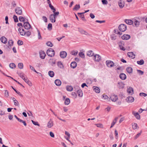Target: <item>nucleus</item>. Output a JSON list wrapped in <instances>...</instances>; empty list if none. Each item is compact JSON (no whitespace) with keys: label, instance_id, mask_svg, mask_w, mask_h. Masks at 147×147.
Returning a JSON list of instances; mask_svg holds the SVG:
<instances>
[{"label":"nucleus","instance_id":"09e8293b","mask_svg":"<svg viewBox=\"0 0 147 147\" xmlns=\"http://www.w3.org/2000/svg\"><path fill=\"white\" fill-rule=\"evenodd\" d=\"M119 46L120 48V49L123 51H125V49L124 47L122 46V44L120 43L119 45Z\"/></svg>","mask_w":147,"mask_h":147},{"label":"nucleus","instance_id":"c03bdc74","mask_svg":"<svg viewBox=\"0 0 147 147\" xmlns=\"http://www.w3.org/2000/svg\"><path fill=\"white\" fill-rule=\"evenodd\" d=\"M13 18L14 21L15 22H18V18L17 16H16L15 15H14L13 16Z\"/></svg>","mask_w":147,"mask_h":147},{"label":"nucleus","instance_id":"9d476101","mask_svg":"<svg viewBox=\"0 0 147 147\" xmlns=\"http://www.w3.org/2000/svg\"><path fill=\"white\" fill-rule=\"evenodd\" d=\"M118 3L120 8H123L124 6V2L123 0H119L118 2Z\"/></svg>","mask_w":147,"mask_h":147},{"label":"nucleus","instance_id":"f704fd0d","mask_svg":"<svg viewBox=\"0 0 147 147\" xmlns=\"http://www.w3.org/2000/svg\"><path fill=\"white\" fill-rule=\"evenodd\" d=\"M9 67L11 69H14L16 68V65L13 63H11L9 64Z\"/></svg>","mask_w":147,"mask_h":147},{"label":"nucleus","instance_id":"69168bd1","mask_svg":"<svg viewBox=\"0 0 147 147\" xmlns=\"http://www.w3.org/2000/svg\"><path fill=\"white\" fill-rule=\"evenodd\" d=\"M115 135L116 138L117 139L118 137V132L116 130L115 131Z\"/></svg>","mask_w":147,"mask_h":147},{"label":"nucleus","instance_id":"20e7f679","mask_svg":"<svg viewBox=\"0 0 147 147\" xmlns=\"http://www.w3.org/2000/svg\"><path fill=\"white\" fill-rule=\"evenodd\" d=\"M106 63L107 67H112L115 65L113 62L111 60L106 61Z\"/></svg>","mask_w":147,"mask_h":147},{"label":"nucleus","instance_id":"2eb2a0df","mask_svg":"<svg viewBox=\"0 0 147 147\" xmlns=\"http://www.w3.org/2000/svg\"><path fill=\"white\" fill-rule=\"evenodd\" d=\"M122 39L124 40H127L130 38V36L128 34H124L121 37Z\"/></svg>","mask_w":147,"mask_h":147},{"label":"nucleus","instance_id":"dca6fc26","mask_svg":"<svg viewBox=\"0 0 147 147\" xmlns=\"http://www.w3.org/2000/svg\"><path fill=\"white\" fill-rule=\"evenodd\" d=\"M110 98L111 100L114 102L116 101L118 99L117 96L115 95H112Z\"/></svg>","mask_w":147,"mask_h":147},{"label":"nucleus","instance_id":"c9c22d12","mask_svg":"<svg viewBox=\"0 0 147 147\" xmlns=\"http://www.w3.org/2000/svg\"><path fill=\"white\" fill-rule=\"evenodd\" d=\"M80 57L82 58H84L85 57L84 53L82 52H80L78 54Z\"/></svg>","mask_w":147,"mask_h":147},{"label":"nucleus","instance_id":"0e129e2a","mask_svg":"<svg viewBox=\"0 0 147 147\" xmlns=\"http://www.w3.org/2000/svg\"><path fill=\"white\" fill-rule=\"evenodd\" d=\"M96 22L99 23L100 24H101L102 23H105V20L100 21V20H96Z\"/></svg>","mask_w":147,"mask_h":147},{"label":"nucleus","instance_id":"a18cd8bd","mask_svg":"<svg viewBox=\"0 0 147 147\" xmlns=\"http://www.w3.org/2000/svg\"><path fill=\"white\" fill-rule=\"evenodd\" d=\"M137 127H138L136 123H134L132 125V128L134 129H138Z\"/></svg>","mask_w":147,"mask_h":147},{"label":"nucleus","instance_id":"3c124183","mask_svg":"<svg viewBox=\"0 0 147 147\" xmlns=\"http://www.w3.org/2000/svg\"><path fill=\"white\" fill-rule=\"evenodd\" d=\"M31 121L33 124L34 125H37L38 126H40V124L38 123V122H35L33 120H31Z\"/></svg>","mask_w":147,"mask_h":147},{"label":"nucleus","instance_id":"ddd939ff","mask_svg":"<svg viewBox=\"0 0 147 147\" xmlns=\"http://www.w3.org/2000/svg\"><path fill=\"white\" fill-rule=\"evenodd\" d=\"M126 100L128 103L132 102L134 101V97L131 96H128L126 98Z\"/></svg>","mask_w":147,"mask_h":147},{"label":"nucleus","instance_id":"bb28decb","mask_svg":"<svg viewBox=\"0 0 147 147\" xmlns=\"http://www.w3.org/2000/svg\"><path fill=\"white\" fill-rule=\"evenodd\" d=\"M118 119V118L117 117H116L115 119L111 123V125L110 127V128H112L113 126L116 123Z\"/></svg>","mask_w":147,"mask_h":147},{"label":"nucleus","instance_id":"9b49d317","mask_svg":"<svg viewBox=\"0 0 147 147\" xmlns=\"http://www.w3.org/2000/svg\"><path fill=\"white\" fill-rule=\"evenodd\" d=\"M56 17L54 16V15H52V14H51L50 15L49 19L52 23H54L56 21Z\"/></svg>","mask_w":147,"mask_h":147},{"label":"nucleus","instance_id":"4d7b16f0","mask_svg":"<svg viewBox=\"0 0 147 147\" xmlns=\"http://www.w3.org/2000/svg\"><path fill=\"white\" fill-rule=\"evenodd\" d=\"M5 96L8 97L9 96V92L7 90L5 91Z\"/></svg>","mask_w":147,"mask_h":147},{"label":"nucleus","instance_id":"f3484780","mask_svg":"<svg viewBox=\"0 0 147 147\" xmlns=\"http://www.w3.org/2000/svg\"><path fill=\"white\" fill-rule=\"evenodd\" d=\"M1 41L3 43L6 44L7 42V39L5 36H2L0 38Z\"/></svg>","mask_w":147,"mask_h":147},{"label":"nucleus","instance_id":"473e14b6","mask_svg":"<svg viewBox=\"0 0 147 147\" xmlns=\"http://www.w3.org/2000/svg\"><path fill=\"white\" fill-rule=\"evenodd\" d=\"M57 65L58 67L62 69L63 68V64L61 61H59L58 62Z\"/></svg>","mask_w":147,"mask_h":147},{"label":"nucleus","instance_id":"6ab92c4d","mask_svg":"<svg viewBox=\"0 0 147 147\" xmlns=\"http://www.w3.org/2000/svg\"><path fill=\"white\" fill-rule=\"evenodd\" d=\"M124 22L127 24L131 25L133 23V22L131 20L125 19Z\"/></svg>","mask_w":147,"mask_h":147},{"label":"nucleus","instance_id":"a211bd4d","mask_svg":"<svg viewBox=\"0 0 147 147\" xmlns=\"http://www.w3.org/2000/svg\"><path fill=\"white\" fill-rule=\"evenodd\" d=\"M119 76L120 78L122 80H125L126 78V75L123 73H121Z\"/></svg>","mask_w":147,"mask_h":147},{"label":"nucleus","instance_id":"f8f14e48","mask_svg":"<svg viewBox=\"0 0 147 147\" xmlns=\"http://www.w3.org/2000/svg\"><path fill=\"white\" fill-rule=\"evenodd\" d=\"M95 61L97 62H99L101 59V57L98 54H96L94 56Z\"/></svg>","mask_w":147,"mask_h":147},{"label":"nucleus","instance_id":"13d9d810","mask_svg":"<svg viewBox=\"0 0 147 147\" xmlns=\"http://www.w3.org/2000/svg\"><path fill=\"white\" fill-rule=\"evenodd\" d=\"M96 125L98 127L100 128L103 127V125L101 124L100 123L96 124Z\"/></svg>","mask_w":147,"mask_h":147},{"label":"nucleus","instance_id":"864d4df0","mask_svg":"<svg viewBox=\"0 0 147 147\" xmlns=\"http://www.w3.org/2000/svg\"><path fill=\"white\" fill-rule=\"evenodd\" d=\"M18 45H21L23 44V42L22 40H18Z\"/></svg>","mask_w":147,"mask_h":147},{"label":"nucleus","instance_id":"c85d7f7f","mask_svg":"<svg viewBox=\"0 0 147 147\" xmlns=\"http://www.w3.org/2000/svg\"><path fill=\"white\" fill-rule=\"evenodd\" d=\"M24 81L26 83L30 86H32L31 82L29 81V80L27 78H25Z\"/></svg>","mask_w":147,"mask_h":147},{"label":"nucleus","instance_id":"a878e982","mask_svg":"<svg viewBox=\"0 0 147 147\" xmlns=\"http://www.w3.org/2000/svg\"><path fill=\"white\" fill-rule=\"evenodd\" d=\"M87 55L89 57H91L93 56L94 53L93 51L91 50H89L87 52Z\"/></svg>","mask_w":147,"mask_h":147},{"label":"nucleus","instance_id":"0eeeda50","mask_svg":"<svg viewBox=\"0 0 147 147\" xmlns=\"http://www.w3.org/2000/svg\"><path fill=\"white\" fill-rule=\"evenodd\" d=\"M23 26L25 29L28 30L30 29L31 26L28 22H24L23 24Z\"/></svg>","mask_w":147,"mask_h":147},{"label":"nucleus","instance_id":"412c9836","mask_svg":"<svg viewBox=\"0 0 147 147\" xmlns=\"http://www.w3.org/2000/svg\"><path fill=\"white\" fill-rule=\"evenodd\" d=\"M17 73L19 76L24 80L26 78L24 77L25 74L24 73L22 72L20 73L18 72Z\"/></svg>","mask_w":147,"mask_h":147},{"label":"nucleus","instance_id":"680f3d73","mask_svg":"<svg viewBox=\"0 0 147 147\" xmlns=\"http://www.w3.org/2000/svg\"><path fill=\"white\" fill-rule=\"evenodd\" d=\"M111 38L113 40H115L116 39V36L114 34L112 35L111 36Z\"/></svg>","mask_w":147,"mask_h":147},{"label":"nucleus","instance_id":"bf43d9fd","mask_svg":"<svg viewBox=\"0 0 147 147\" xmlns=\"http://www.w3.org/2000/svg\"><path fill=\"white\" fill-rule=\"evenodd\" d=\"M137 71L140 75H142L144 74V72L142 71L141 70H137Z\"/></svg>","mask_w":147,"mask_h":147},{"label":"nucleus","instance_id":"1a4fd4ad","mask_svg":"<svg viewBox=\"0 0 147 147\" xmlns=\"http://www.w3.org/2000/svg\"><path fill=\"white\" fill-rule=\"evenodd\" d=\"M67 55V53L65 51H62L60 52V56L61 58H64L66 57Z\"/></svg>","mask_w":147,"mask_h":147},{"label":"nucleus","instance_id":"f257e3e1","mask_svg":"<svg viewBox=\"0 0 147 147\" xmlns=\"http://www.w3.org/2000/svg\"><path fill=\"white\" fill-rule=\"evenodd\" d=\"M141 17H136L133 19V23L135 26L138 27L140 25L141 22Z\"/></svg>","mask_w":147,"mask_h":147},{"label":"nucleus","instance_id":"a19ab883","mask_svg":"<svg viewBox=\"0 0 147 147\" xmlns=\"http://www.w3.org/2000/svg\"><path fill=\"white\" fill-rule=\"evenodd\" d=\"M19 19L20 21L21 22H22L24 23V22H25V20L24 18L22 16H20L19 18Z\"/></svg>","mask_w":147,"mask_h":147},{"label":"nucleus","instance_id":"774afa93","mask_svg":"<svg viewBox=\"0 0 147 147\" xmlns=\"http://www.w3.org/2000/svg\"><path fill=\"white\" fill-rule=\"evenodd\" d=\"M141 135V133H140L137 134L135 137L134 139H136L138 138Z\"/></svg>","mask_w":147,"mask_h":147},{"label":"nucleus","instance_id":"79ce46f5","mask_svg":"<svg viewBox=\"0 0 147 147\" xmlns=\"http://www.w3.org/2000/svg\"><path fill=\"white\" fill-rule=\"evenodd\" d=\"M13 44V41L12 40H9L8 43L9 46H12Z\"/></svg>","mask_w":147,"mask_h":147},{"label":"nucleus","instance_id":"7c9ffc66","mask_svg":"<svg viewBox=\"0 0 147 147\" xmlns=\"http://www.w3.org/2000/svg\"><path fill=\"white\" fill-rule=\"evenodd\" d=\"M118 86L120 89L123 88H124V85L122 82H118Z\"/></svg>","mask_w":147,"mask_h":147},{"label":"nucleus","instance_id":"37998d69","mask_svg":"<svg viewBox=\"0 0 147 147\" xmlns=\"http://www.w3.org/2000/svg\"><path fill=\"white\" fill-rule=\"evenodd\" d=\"M80 8L79 4H76L74 7V10L76 11L78 10Z\"/></svg>","mask_w":147,"mask_h":147},{"label":"nucleus","instance_id":"603ef678","mask_svg":"<svg viewBox=\"0 0 147 147\" xmlns=\"http://www.w3.org/2000/svg\"><path fill=\"white\" fill-rule=\"evenodd\" d=\"M14 102V104L15 106H19V103L17 100H14V102Z\"/></svg>","mask_w":147,"mask_h":147},{"label":"nucleus","instance_id":"58836bf2","mask_svg":"<svg viewBox=\"0 0 147 147\" xmlns=\"http://www.w3.org/2000/svg\"><path fill=\"white\" fill-rule=\"evenodd\" d=\"M53 125V124L52 121H50L48 123V127L50 128Z\"/></svg>","mask_w":147,"mask_h":147},{"label":"nucleus","instance_id":"7ed1b4c3","mask_svg":"<svg viewBox=\"0 0 147 147\" xmlns=\"http://www.w3.org/2000/svg\"><path fill=\"white\" fill-rule=\"evenodd\" d=\"M119 29L121 32H124L127 29V26L124 24H121L119 26Z\"/></svg>","mask_w":147,"mask_h":147},{"label":"nucleus","instance_id":"4be33fe9","mask_svg":"<svg viewBox=\"0 0 147 147\" xmlns=\"http://www.w3.org/2000/svg\"><path fill=\"white\" fill-rule=\"evenodd\" d=\"M127 55L128 57H131L132 59L135 58V55L133 52H128L127 53Z\"/></svg>","mask_w":147,"mask_h":147},{"label":"nucleus","instance_id":"6e6552de","mask_svg":"<svg viewBox=\"0 0 147 147\" xmlns=\"http://www.w3.org/2000/svg\"><path fill=\"white\" fill-rule=\"evenodd\" d=\"M75 94L76 97L77 96V94L78 96L79 97H81L83 96V93L82 91L80 89H79L77 91V93H76L74 92V95Z\"/></svg>","mask_w":147,"mask_h":147},{"label":"nucleus","instance_id":"8fccbe9b","mask_svg":"<svg viewBox=\"0 0 147 147\" xmlns=\"http://www.w3.org/2000/svg\"><path fill=\"white\" fill-rule=\"evenodd\" d=\"M48 29L49 30H51L52 29V24L51 23H49L48 25Z\"/></svg>","mask_w":147,"mask_h":147},{"label":"nucleus","instance_id":"052dcab7","mask_svg":"<svg viewBox=\"0 0 147 147\" xmlns=\"http://www.w3.org/2000/svg\"><path fill=\"white\" fill-rule=\"evenodd\" d=\"M31 32L29 31L26 32V34L27 36H29L31 35Z\"/></svg>","mask_w":147,"mask_h":147},{"label":"nucleus","instance_id":"f03ea898","mask_svg":"<svg viewBox=\"0 0 147 147\" xmlns=\"http://www.w3.org/2000/svg\"><path fill=\"white\" fill-rule=\"evenodd\" d=\"M47 54L49 56L52 57L55 55V51L53 49L50 48L47 50Z\"/></svg>","mask_w":147,"mask_h":147},{"label":"nucleus","instance_id":"6e6d98bb","mask_svg":"<svg viewBox=\"0 0 147 147\" xmlns=\"http://www.w3.org/2000/svg\"><path fill=\"white\" fill-rule=\"evenodd\" d=\"M42 18L45 22H47V19L45 16H43L42 17Z\"/></svg>","mask_w":147,"mask_h":147},{"label":"nucleus","instance_id":"e433bc0d","mask_svg":"<svg viewBox=\"0 0 147 147\" xmlns=\"http://www.w3.org/2000/svg\"><path fill=\"white\" fill-rule=\"evenodd\" d=\"M70 101L68 98H67L65 101L64 104L65 105H68L70 103Z\"/></svg>","mask_w":147,"mask_h":147},{"label":"nucleus","instance_id":"ea45409f","mask_svg":"<svg viewBox=\"0 0 147 147\" xmlns=\"http://www.w3.org/2000/svg\"><path fill=\"white\" fill-rule=\"evenodd\" d=\"M137 63L139 65H142L144 63V61L143 59H141L140 61H137Z\"/></svg>","mask_w":147,"mask_h":147},{"label":"nucleus","instance_id":"39448f33","mask_svg":"<svg viewBox=\"0 0 147 147\" xmlns=\"http://www.w3.org/2000/svg\"><path fill=\"white\" fill-rule=\"evenodd\" d=\"M15 11L16 13L18 15H22V9L19 7H17Z\"/></svg>","mask_w":147,"mask_h":147},{"label":"nucleus","instance_id":"423d86ee","mask_svg":"<svg viewBox=\"0 0 147 147\" xmlns=\"http://www.w3.org/2000/svg\"><path fill=\"white\" fill-rule=\"evenodd\" d=\"M79 31L82 34H84L86 36H90V35L88 32L84 30L80 29H79Z\"/></svg>","mask_w":147,"mask_h":147},{"label":"nucleus","instance_id":"aec40b11","mask_svg":"<svg viewBox=\"0 0 147 147\" xmlns=\"http://www.w3.org/2000/svg\"><path fill=\"white\" fill-rule=\"evenodd\" d=\"M133 114L137 119H140V116L138 113L133 111Z\"/></svg>","mask_w":147,"mask_h":147},{"label":"nucleus","instance_id":"5fc2aeb1","mask_svg":"<svg viewBox=\"0 0 147 147\" xmlns=\"http://www.w3.org/2000/svg\"><path fill=\"white\" fill-rule=\"evenodd\" d=\"M139 95L141 96H144L145 97L147 96V94L143 92H141L139 94Z\"/></svg>","mask_w":147,"mask_h":147},{"label":"nucleus","instance_id":"4468645a","mask_svg":"<svg viewBox=\"0 0 147 147\" xmlns=\"http://www.w3.org/2000/svg\"><path fill=\"white\" fill-rule=\"evenodd\" d=\"M39 53L40 58L42 59H44L46 55L44 51H41Z\"/></svg>","mask_w":147,"mask_h":147},{"label":"nucleus","instance_id":"de8ad7c7","mask_svg":"<svg viewBox=\"0 0 147 147\" xmlns=\"http://www.w3.org/2000/svg\"><path fill=\"white\" fill-rule=\"evenodd\" d=\"M18 67L20 69H22L23 68V65L22 63H20L18 64Z\"/></svg>","mask_w":147,"mask_h":147},{"label":"nucleus","instance_id":"c756f323","mask_svg":"<svg viewBox=\"0 0 147 147\" xmlns=\"http://www.w3.org/2000/svg\"><path fill=\"white\" fill-rule=\"evenodd\" d=\"M126 70L129 74L131 73L132 72V68L130 67H128L126 68Z\"/></svg>","mask_w":147,"mask_h":147},{"label":"nucleus","instance_id":"cd10ccee","mask_svg":"<svg viewBox=\"0 0 147 147\" xmlns=\"http://www.w3.org/2000/svg\"><path fill=\"white\" fill-rule=\"evenodd\" d=\"M22 29V27H20L18 29V31L21 35L24 36L26 34V32H23L22 31H21Z\"/></svg>","mask_w":147,"mask_h":147},{"label":"nucleus","instance_id":"4c0bfd02","mask_svg":"<svg viewBox=\"0 0 147 147\" xmlns=\"http://www.w3.org/2000/svg\"><path fill=\"white\" fill-rule=\"evenodd\" d=\"M102 98L103 99H107L108 100H110V98L108 97L107 95H104L103 94L102 96Z\"/></svg>","mask_w":147,"mask_h":147},{"label":"nucleus","instance_id":"b1692460","mask_svg":"<svg viewBox=\"0 0 147 147\" xmlns=\"http://www.w3.org/2000/svg\"><path fill=\"white\" fill-rule=\"evenodd\" d=\"M93 90L96 93H99L100 92V89L97 87L94 86L93 87Z\"/></svg>","mask_w":147,"mask_h":147},{"label":"nucleus","instance_id":"49530a36","mask_svg":"<svg viewBox=\"0 0 147 147\" xmlns=\"http://www.w3.org/2000/svg\"><path fill=\"white\" fill-rule=\"evenodd\" d=\"M47 45L48 46H49L50 47H51L53 46V45L52 43L50 41H48L46 43Z\"/></svg>","mask_w":147,"mask_h":147},{"label":"nucleus","instance_id":"72a5a7b5","mask_svg":"<svg viewBox=\"0 0 147 147\" xmlns=\"http://www.w3.org/2000/svg\"><path fill=\"white\" fill-rule=\"evenodd\" d=\"M48 74L49 76L51 77H53L55 74L54 72L51 71H49Z\"/></svg>","mask_w":147,"mask_h":147},{"label":"nucleus","instance_id":"e2e57ef3","mask_svg":"<svg viewBox=\"0 0 147 147\" xmlns=\"http://www.w3.org/2000/svg\"><path fill=\"white\" fill-rule=\"evenodd\" d=\"M37 32H38V39H40L41 38V37L40 32L38 30H37Z\"/></svg>","mask_w":147,"mask_h":147},{"label":"nucleus","instance_id":"393cba45","mask_svg":"<svg viewBox=\"0 0 147 147\" xmlns=\"http://www.w3.org/2000/svg\"><path fill=\"white\" fill-rule=\"evenodd\" d=\"M55 83L56 86H59L61 85V82L60 80L56 79L55 81Z\"/></svg>","mask_w":147,"mask_h":147},{"label":"nucleus","instance_id":"338daca9","mask_svg":"<svg viewBox=\"0 0 147 147\" xmlns=\"http://www.w3.org/2000/svg\"><path fill=\"white\" fill-rule=\"evenodd\" d=\"M102 2L103 4H107L108 3V2L107 0H102Z\"/></svg>","mask_w":147,"mask_h":147},{"label":"nucleus","instance_id":"5701e85b","mask_svg":"<svg viewBox=\"0 0 147 147\" xmlns=\"http://www.w3.org/2000/svg\"><path fill=\"white\" fill-rule=\"evenodd\" d=\"M127 91L130 95H132L133 94V89L130 87L127 89Z\"/></svg>","mask_w":147,"mask_h":147},{"label":"nucleus","instance_id":"2f4dec72","mask_svg":"<svg viewBox=\"0 0 147 147\" xmlns=\"http://www.w3.org/2000/svg\"><path fill=\"white\" fill-rule=\"evenodd\" d=\"M66 89L67 90L69 91H71L73 90L72 87L71 86H67L66 87Z\"/></svg>","mask_w":147,"mask_h":147}]
</instances>
